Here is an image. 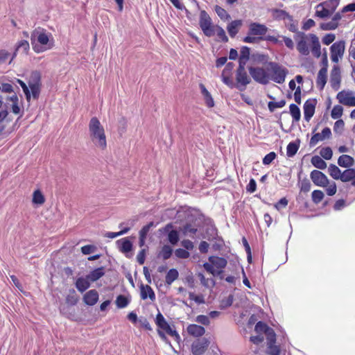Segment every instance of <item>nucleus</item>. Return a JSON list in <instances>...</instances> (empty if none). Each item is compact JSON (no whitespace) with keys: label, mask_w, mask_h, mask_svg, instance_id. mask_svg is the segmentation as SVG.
Segmentation results:
<instances>
[{"label":"nucleus","mask_w":355,"mask_h":355,"mask_svg":"<svg viewBox=\"0 0 355 355\" xmlns=\"http://www.w3.org/2000/svg\"><path fill=\"white\" fill-rule=\"evenodd\" d=\"M116 244L118 245L119 250L123 253L128 254L132 249V243L128 238L118 240Z\"/></svg>","instance_id":"obj_22"},{"label":"nucleus","mask_w":355,"mask_h":355,"mask_svg":"<svg viewBox=\"0 0 355 355\" xmlns=\"http://www.w3.org/2000/svg\"><path fill=\"white\" fill-rule=\"evenodd\" d=\"M45 201L44 197L40 190L33 192V202L37 205H42Z\"/></svg>","instance_id":"obj_44"},{"label":"nucleus","mask_w":355,"mask_h":355,"mask_svg":"<svg viewBox=\"0 0 355 355\" xmlns=\"http://www.w3.org/2000/svg\"><path fill=\"white\" fill-rule=\"evenodd\" d=\"M312 200L315 204L320 203L324 198V193L320 190H314L311 195Z\"/></svg>","instance_id":"obj_48"},{"label":"nucleus","mask_w":355,"mask_h":355,"mask_svg":"<svg viewBox=\"0 0 355 355\" xmlns=\"http://www.w3.org/2000/svg\"><path fill=\"white\" fill-rule=\"evenodd\" d=\"M327 79V71L325 69H320L317 76L316 84L320 89H323Z\"/></svg>","instance_id":"obj_25"},{"label":"nucleus","mask_w":355,"mask_h":355,"mask_svg":"<svg viewBox=\"0 0 355 355\" xmlns=\"http://www.w3.org/2000/svg\"><path fill=\"white\" fill-rule=\"evenodd\" d=\"M354 164V159L348 155H343L338 159V164L341 167L349 168L352 166Z\"/></svg>","instance_id":"obj_24"},{"label":"nucleus","mask_w":355,"mask_h":355,"mask_svg":"<svg viewBox=\"0 0 355 355\" xmlns=\"http://www.w3.org/2000/svg\"><path fill=\"white\" fill-rule=\"evenodd\" d=\"M268 328L269 327L266 323L259 321L256 324L254 330L258 334H265L266 331H267Z\"/></svg>","instance_id":"obj_58"},{"label":"nucleus","mask_w":355,"mask_h":355,"mask_svg":"<svg viewBox=\"0 0 355 355\" xmlns=\"http://www.w3.org/2000/svg\"><path fill=\"white\" fill-rule=\"evenodd\" d=\"M66 302L71 306H73L78 302V297L74 290L70 291V293L66 297Z\"/></svg>","instance_id":"obj_50"},{"label":"nucleus","mask_w":355,"mask_h":355,"mask_svg":"<svg viewBox=\"0 0 355 355\" xmlns=\"http://www.w3.org/2000/svg\"><path fill=\"white\" fill-rule=\"evenodd\" d=\"M328 171L329 175L335 180H340L342 182H344L343 172L342 173L340 169L336 166L335 164H330L328 168Z\"/></svg>","instance_id":"obj_28"},{"label":"nucleus","mask_w":355,"mask_h":355,"mask_svg":"<svg viewBox=\"0 0 355 355\" xmlns=\"http://www.w3.org/2000/svg\"><path fill=\"white\" fill-rule=\"evenodd\" d=\"M187 332L194 337H200L205 333V329L200 325L192 324L187 327Z\"/></svg>","instance_id":"obj_23"},{"label":"nucleus","mask_w":355,"mask_h":355,"mask_svg":"<svg viewBox=\"0 0 355 355\" xmlns=\"http://www.w3.org/2000/svg\"><path fill=\"white\" fill-rule=\"evenodd\" d=\"M200 89L201 90V94H202L205 103L209 107H212L214 106V99L211 95V94L208 92V90L206 89L205 85L202 83L199 85Z\"/></svg>","instance_id":"obj_26"},{"label":"nucleus","mask_w":355,"mask_h":355,"mask_svg":"<svg viewBox=\"0 0 355 355\" xmlns=\"http://www.w3.org/2000/svg\"><path fill=\"white\" fill-rule=\"evenodd\" d=\"M316 101L313 98H309L304 104V117L305 121L309 122L315 113Z\"/></svg>","instance_id":"obj_16"},{"label":"nucleus","mask_w":355,"mask_h":355,"mask_svg":"<svg viewBox=\"0 0 355 355\" xmlns=\"http://www.w3.org/2000/svg\"><path fill=\"white\" fill-rule=\"evenodd\" d=\"M98 300V293L96 290H90L87 292L83 297L84 302L89 305H94Z\"/></svg>","instance_id":"obj_20"},{"label":"nucleus","mask_w":355,"mask_h":355,"mask_svg":"<svg viewBox=\"0 0 355 355\" xmlns=\"http://www.w3.org/2000/svg\"><path fill=\"white\" fill-rule=\"evenodd\" d=\"M96 248L92 245H84L81 248V252L84 254H89L96 250Z\"/></svg>","instance_id":"obj_64"},{"label":"nucleus","mask_w":355,"mask_h":355,"mask_svg":"<svg viewBox=\"0 0 355 355\" xmlns=\"http://www.w3.org/2000/svg\"><path fill=\"white\" fill-rule=\"evenodd\" d=\"M168 241L172 245H175L179 241V234L176 230H171L168 234Z\"/></svg>","instance_id":"obj_55"},{"label":"nucleus","mask_w":355,"mask_h":355,"mask_svg":"<svg viewBox=\"0 0 355 355\" xmlns=\"http://www.w3.org/2000/svg\"><path fill=\"white\" fill-rule=\"evenodd\" d=\"M331 15L324 6L320 7L319 4L315 6V16L321 19L329 17Z\"/></svg>","instance_id":"obj_40"},{"label":"nucleus","mask_w":355,"mask_h":355,"mask_svg":"<svg viewBox=\"0 0 355 355\" xmlns=\"http://www.w3.org/2000/svg\"><path fill=\"white\" fill-rule=\"evenodd\" d=\"M336 36L333 33H329L325 35L322 38V42L325 45H329L335 40Z\"/></svg>","instance_id":"obj_63"},{"label":"nucleus","mask_w":355,"mask_h":355,"mask_svg":"<svg viewBox=\"0 0 355 355\" xmlns=\"http://www.w3.org/2000/svg\"><path fill=\"white\" fill-rule=\"evenodd\" d=\"M215 33L217 35L219 40L223 42H228V37L226 35L225 31L220 26H215Z\"/></svg>","instance_id":"obj_43"},{"label":"nucleus","mask_w":355,"mask_h":355,"mask_svg":"<svg viewBox=\"0 0 355 355\" xmlns=\"http://www.w3.org/2000/svg\"><path fill=\"white\" fill-rule=\"evenodd\" d=\"M311 183L309 180L304 179L301 182L300 191L304 193L309 192L311 190Z\"/></svg>","instance_id":"obj_61"},{"label":"nucleus","mask_w":355,"mask_h":355,"mask_svg":"<svg viewBox=\"0 0 355 355\" xmlns=\"http://www.w3.org/2000/svg\"><path fill=\"white\" fill-rule=\"evenodd\" d=\"M345 50V41L340 40L334 43L330 47L331 61L337 63L339 61V59H341L343 57Z\"/></svg>","instance_id":"obj_10"},{"label":"nucleus","mask_w":355,"mask_h":355,"mask_svg":"<svg viewBox=\"0 0 355 355\" xmlns=\"http://www.w3.org/2000/svg\"><path fill=\"white\" fill-rule=\"evenodd\" d=\"M28 87L31 89V94L35 99H37L40 93L41 74L37 71L31 73L28 80Z\"/></svg>","instance_id":"obj_8"},{"label":"nucleus","mask_w":355,"mask_h":355,"mask_svg":"<svg viewBox=\"0 0 355 355\" xmlns=\"http://www.w3.org/2000/svg\"><path fill=\"white\" fill-rule=\"evenodd\" d=\"M269 80L276 83L282 84L286 79L288 71L286 68L275 62H269L267 67Z\"/></svg>","instance_id":"obj_3"},{"label":"nucleus","mask_w":355,"mask_h":355,"mask_svg":"<svg viewBox=\"0 0 355 355\" xmlns=\"http://www.w3.org/2000/svg\"><path fill=\"white\" fill-rule=\"evenodd\" d=\"M155 323L159 328L157 333L163 340H167L165 333L173 337L175 340L180 339L178 333L175 330L172 329L161 313H158L156 315Z\"/></svg>","instance_id":"obj_5"},{"label":"nucleus","mask_w":355,"mask_h":355,"mask_svg":"<svg viewBox=\"0 0 355 355\" xmlns=\"http://www.w3.org/2000/svg\"><path fill=\"white\" fill-rule=\"evenodd\" d=\"M343 182H351L353 187H355V169L348 168L343 171Z\"/></svg>","instance_id":"obj_35"},{"label":"nucleus","mask_w":355,"mask_h":355,"mask_svg":"<svg viewBox=\"0 0 355 355\" xmlns=\"http://www.w3.org/2000/svg\"><path fill=\"white\" fill-rule=\"evenodd\" d=\"M351 90H342L337 94L336 98L340 104L347 106H355V96Z\"/></svg>","instance_id":"obj_12"},{"label":"nucleus","mask_w":355,"mask_h":355,"mask_svg":"<svg viewBox=\"0 0 355 355\" xmlns=\"http://www.w3.org/2000/svg\"><path fill=\"white\" fill-rule=\"evenodd\" d=\"M243 25V21L241 19H236L232 21L227 26V32L231 37H234L239 33L241 27Z\"/></svg>","instance_id":"obj_18"},{"label":"nucleus","mask_w":355,"mask_h":355,"mask_svg":"<svg viewBox=\"0 0 355 355\" xmlns=\"http://www.w3.org/2000/svg\"><path fill=\"white\" fill-rule=\"evenodd\" d=\"M276 157V154L275 152H270L267 154L263 159V164L264 165L270 164Z\"/></svg>","instance_id":"obj_62"},{"label":"nucleus","mask_w":355,"mask_h":355,"mask_svg":"<svg viewBox=\"0 0 355 355\" xmlns=\"http://www.w3.org/2000/svg\"><path fill=\"white\" fill-rule=\"evenodd\" d=\"M115 302L119 309H123L129 304L130 300L125 295H119L117 296Z\"/></svg>","instance_id":"obj_42"},{"label":"nucleus","mask_w":355,"mask_h":355,"mask_svg":"<svg viewBox=\"0 0 355 355\" xmlns=\"http://www.w3.org/2000/svg\"><path fill=\"white\" fill-rule=\"evenodd\" d=\"M90 139L94 145L100 150H105L107 140L105 130L96 117H92L89 123Z\"/></svg>","instance_id":"obj_2"},{"label":"nucleus","mask_w":355,"mask_h":355,"mask_svg":"<svg viewBox=\"0 0 355 355\" xmlns=\"http://www.w3.org/2000/svg\"><path fill=\"white\" fill-rule=\"evenodd\" d=\"M214 10L217 15L222 19V20H229L231 17L228 14V12L222 7L216 5L214 8Z\"/></svg>","instance_id":"obj_41"},{"label":"nucleus","mask_w":355,"mask_h":355,"mask_svg":"<svg viewBox=\"0 0 355 355\" xmlns=\"http://www.w3.org/2000/svg\"><path fill=\"white\" fill-rule=\"evenodd\" d=\"M209 346V342L205 338L194 341L191 345V352L193 355H202Z\"/></svg>","instance_id":"obj_15"},{"label":"nucleus","mask_w":355,"mask_h":355,"mask_svg":"<svg viewBox=\"0 0 355 355\" xmlns=\"http://www.w3.org/2000/svg\"><path fill=\"white\" fill-rule=\"evenodd\" d=\"M175 254L177 257L181 259H187L190 255L189 252L187 250L182 248L177 249L175 252Z\"/></svg>","instance_id":"obj_60"},{"label":"nucleus","mask_w":355,"mask_h":355,"mask_svg":"<svg viewBox=\"0 0 355 355\" xmlns=\"http://www.w3.org/2000/svg\"><path fill=\"white\" fill-rule=\"evenodd\" d=\"M209 263H205L203 264L204 268L207 272L214 276H217L221 274L223 269L227 266V260L225 258L211 256L209 257Z\"/></svg>","instance_id":"obj_6"},{"label":"nucleus","mask_w":355,"mask_h":355,"mask_svg":"<svg viewBox=\"0 0 355 355\" xmlns=\"http://www.w3.org/2000/svg\"><path fill=\"white\" fill-rule=\"evenodd\" d=\"M311 162L317 168L323 170L327 168V163L318 155L313 156Z\"/></svg>","instance_id":"obj_37"},{"label":"nucleus","mask_w":355,"mask_h":355,"mask_svg":"<svg viewBox=\"0 0 355 355\" xmlns=\"http://www.w3.org/2000/svg\"><path fill=\"white\" fill-rule=\"evenodd\" d=\"M172 252V248L169 245H165L162 247L160 254L164 260H166L171 257Z\"/></svg>","instance_id":"obj_51"},{"label":"nucleus","mask_w":355,"mask_h":355,"mask_svg":"<svg viewBox=\"0 0 355 355\" xmlns=\"http://www.w3.org/2000/svg\"><path fill=\"white\" fill-rule=\"evenodd\" d=\"M197 231H198L197 228L194 227L191 224H186L183 227V230H182L183 234L185 236H189L193 237V235L196 234Z\"/></svg>","instance_id":"obj_45"},{"label":"nucleus","mask_w":355,"mask_h":355,"mask_svg":"<svg viewBox=\"0 0 355 355\" xmlns=\"http://www.w3.org/2000/svg\"><path fill=\"white\" fill-rule=\"evenodd\" d=\"M289 112L295 122H298L301 118V112L299 107L295 104H291L289 106Z\"/></svg>","instance_id":"obj_38"},{"label":"nucleus","mask_w":355,"mask_h":355,"mask_svg":"<svg viewBox=\"0 0 355 355\" xmlns=\"http://www.w3.org/2000/svg\"><path fill=\"white\" fill-rule=\"evenodd\" d=\"M310 178L313 184L318 187H324L329 184V180L326 175L320 171L313 170L311 171Z\"/></svg>","instance_id":"obj_13"},{"label":"nucleus","mask_w":355,"mask_h":355,"mask_svg":"<svg viewBox=\"0 0 355 355\" xmlns=\"http://www.w3.org/2000/svg\"><path fill=\"white\" fill-rule=\"evenodd\" d=\"M105 275L104 268L100 267L98 268L89 272L87 275V279H89L91 282H95L99 279Z\"/></svg>","instance_id":"obj_32"},{"label":"nucleus","mask_w":355,"mask_h":355,"mask_svg":"<svg viewBox=\"0 0 355 355\" xmlns=\"http://www.w3.org/2000/svg\"><path fill=\"white\" fill-rule=\"evenodd\" d=\"M340 0H327L319 3V6H324L330 14L332 15L338 6Z\"/></svg>","instance_id":"obj_30"},{"label":"nucleus","mask_w":355,"mask_h":355,"mask_svg":"<svg viewBox=\"0 0 355 355\" xmlns=\"http://www.w3.org/2000/svg\"><path fill=\"white\" fill-rule=\"evenodd\" d=\"M286 105L285 100H281L278 102L270 101L268 103V107L271 112H273L276 108H282Z\"/></svg>","instance_id":"obj_47"},{"label":"nucleus","mask_w":355,"mask_h":355,"mask_svg":"<svg viewBox=\"0 0 355 355\" xmlns=\"http://www.w3.org/2000/svg\"><path fill=\"white\" fill-rule=\"evenodd\" d=\"M31 42L33 51L37 53L51 49L53 46L51 34L47 33L46 30L40 27L31 33Z\"/></svg>","instance_id":"obj_1"},{"label":"nucleus","mask_w":355,"mask_h":355,"mask_svg":"<svg viewBox=\"0 0 355 355\" xmlns=\"http://www.w3.org/2000/svg\"><path fill=\"white\" fill-rule=\"evenodd\" d=\"M341 75L340 69L338 65H334L330 73V84L334 90L337 91L340 87Z\"/></svg>","instance_id":"obj_14"},{"label":"nucleus","mask_w":355,"mask_h":355,"mask_svg":"<svg viewBox=\"0 0 355 355\" xmlns=\"http://www.w3.org/2000/svg\"><path fill=\"white\" fill-rule=\"evenodd\" d=\"M343 107L340 105H336L333 107L331 110V116L334 119H338L343 115Z\"/></svg>","instance_id":"obj_46"},{"label":"nucleus","mask_w":355,"mask_h":355,"mask_svg":"<svg viewBox=\"0 0 355 355\" xmlns=\"http://www.w3.org/2000/svg\"><path fill=\"white\" fill-rule=\"evenodd\" d=\"M17 82L21 87L23 92L26 96V98L27 101H30L31 97V94L28 87L26 85V84L24 81H22L19 79H17Z\"/></svg>","instance_id":"obj_53"},{"label":"nucleus","mask_w":355,"mask_h":355,"mask_svg":"<svg viewBox=\"0 0 355 355\" xmlns=\"http://www.w3.org/2000/svg\"><path fill=\"white\" fill-rule=\"evenodd\" d=\"M199 26L205 36L210 37L215 34V26L212 24L211 18L204 10L200 12Z\"/></svg>","instance_id":"obj_7"},{"label":"nucleus","mask_w":355,"mask_h":355,"mask_svg":"<svg viewBox=\"0 0 355 355\" xmlns=\"http://www.w3.org/2000/svg\"><path fill=\"white\" fill-rule=\"evenodd\" d=\"M309 37H310L311 43H312L311 51H312L313 55L316 58H319L321 55V51H320L321 46H320V43L319 42V39L314 34H309Z\"/></svg>","instance_id":"obj_21"},{"label":"nucleus","mask_w":355,"mask_h":355,"mask_svg":"<svg viewBox=\"0 0 355 355\" xmlns=\"http://www.w3.org/2000/svg\"><path fill=\"white\" fill-rule=\"evenodd\" d=\"M275 343H268V354L270 355H279L280 350L278 346L275 345Z\"/></svg>","instance_id":"obj_59"},{"label":"nucleus","mask_w":355,"mask_h":355,"mask_svg":"<svg viewBox=\"0 0 355 355\" xmlns=\"http://www.w3.org/2000/svg\"><path fill=\"white\" fill-rule=\"evenodd\" d=\"M344 128H345V123H344L343 120L338 119L334 123V131L336 133L341 134L344 130Z\"/></svg>","instance_id":"obj_56"},{"label":"nucleus","mask_w":355,"mask_h":355,"mask_svg":"<svg viewBox=\"0 0 355 355\" xmlns=\"http://www.w3.org/2000/svg\"><path fill=\"white\" fill-rule=\"evenodd\" d=\"M8 100L10 101L12 103L11 107L12 113H14L15 114H20V116H21L24 112L21 111L20 107L19 106L18 96L15 94L10 97H9Z\"/></svg>","instance_id":"obj_33"},{"label":"nucleus","mask_w":355,"mask_h":355,"mask_svg":"<svg viewBox=\"0 0 355 355\" xmlns=\"http://www.w3.org/2000/svg\"><path fill=\"white\" fill-rule=\"evenodd\" d=\"M265 334L266 335L267 338V343H275L276 342V334L275 333V331L269 327L267 331H266Z\"/></svg>","instance_id":"obj_54"},{"label":"nucleus","mask_w":355,"mask_h":355,"mask_svg":"<svg viewBox=\"0 0 355 355\" xmlns=\"http://www.w3.org/2000/svg\"><path fill=\"white\" fill-rule=\"evenodd\" d=\"M338 26V25L336 24V22H334L332 19L328 22L321 23L320 25V28L324 31L335 30Z\"/></svg>","instance_id":"obj_49"},{"label":"nucleus","mask_w":355,"mask_h":355,"mask_svg":"<svg viewBox=\"0 0 355 355\" xmlns=\"http://www.w3.org/2000/svg\"><path fill=\"white\" fill-rule=\"evenodd\" d=\"M245 65L239 64V67L236 70V80L238 84L245 87L250 83V78L247 74L245 69Z\"/></svg>","instance_id":"obj_17"},{"label":"nucleus","mask_w":355,"mask_h":355,"mask_svg":"<svg viewBox=\"0 0 355 355\" xmlns=\"http://www.w3.org/2000/svg\"><path fill=\"white\" fill-rule=\"evenodd\" d=\"M300 147V140L290 142L286 148V155L289 157H293L297 152Z\"/></svg>","instance_id":"obj_36"},{"label":"nucleus","mask_w":355,"mask_h":355,"mask_svg":"<svg viewBox=\"0 0 355 355\" xmlns=\"http://www.w3.org/2000/svg\"><path fill=\"white\" fill-rule=\"evenodd\" d=\"M29 49H30V44L27 40H22L19 41L15 45V49L13 55L12 56V60H13L16 57L17 54L19 52H22L25 54H27Z\"/></svg>","instance_id":"obj_19"},{"label":"nucleus","mask_w":355,"mask_h":355,"mask_svg":"<svg viewBox=\"0 0 355 355\" xmlns=\"http://www.w3.org/2000/svg\"><path fill=\"white\" fill-rule=\"evenodd\" d=\"M89 279H87V277L83 278V277H79L77 279L76 282V288L80 292L83 293L85 291L89 286Z\"/></svg>","instance_id":"obj_34"},{"label":"nucleus","mask_w":355,"mask_h":355,"mask_svg":"<svg viewBox=\"0 0 355 355\" xmlns=\"http://www.w3.org/2000/svg\"><path fill=\"white\" fill-rule=\"evenodd\" d=\"M250 49L248 46H243L240 51L239 64L245 65L250 58Z\"/></svg>","instance_id":"obj_31"},{"label":"nucleus","mask_w":355,"mask_h":355,"mask_svg":"<svg viewBox=\"0 0 355 355\" xmlns=\"http://www.w3.org/2000/svg\"><path fill=\"white\" fill-rule=\"evenodd\" d=\"M306 38L307 36L303 32H297L294 36V39L297 42V49L302 55H308L310 52Z\"/></svg>","instance_id":"obj_11"},{"label":"nucleus","mask_w":355,"mask_h":355,"mask_svg":"<svg viewBox=\"0 0 355 355\" xmlns=\"http://www.w3.org/2000/svg\"><path fill=\"white\" fill-rule=\"evenodd\" d=\"M272 13L273 17L275 19H278V20L288 19L290 21L293 20V17L284 10L275 8V9L272 10Z\"/></svg>","instance_id":"obj_27"},{"label":"nucleus","mask_w":355,"mask_h":355,"mask_svg":"<svg viewBox=\"0 0 355 355\" xmlns=\"http://www.w3.org/2000/svg\"><path fill=\"white\" fill-rule=\"evenodd\" d=\"M268 30V27L264 24L252 22L249 25L248 35L243 38V41L250 44L257 43L260 40L259 37L265 35Z\"/></svg>","instance_id":"obj_4"},{"label":"nucleus","mask_w":355,"mask_h":355,"mask_svg":"<svg viewBox=\"0 0 355 355\" xmlns=\"http://www.w3.org/2000/svg\"><path fill=\"white\" fill-rule=\"evenodd\" d=\"M324 140V138L322 137V135L320 133H315L311 137L310 141H309V146L311 147L315 146L319 141Z\"/></svg>","instance_id":"obj_57"},{"label":"nucleus","mask_w":355,"mask_h":355,"mask_svg":"<svg viewBox=\"0 0 355 355\" xmlns=\"http://www.w3.org/2000/svg\"><path fill=\"white\" fill-rule=\"evenodd\" d=\"M320 154L322 158L329 160L331 159L333 152L330 147H324L321 149Z\"/></svg>","instance_id":"obj_52"},{"label":"nucleus","mask_w":355,"mask_h":355,"mask_svg":"<svg viewBox=\"0 0 355 355\" xmlns=\"http://www.w3.org/2000/svg\"><path fill=\"white\" fill-rule=\"evenodd\" d=\"M179 273L176 269H170L166 275V284L171 285L175 280L178 278Z\"/></svg>","instance_id":"obj_39"},{"label":"nucleus","mask_w":355,"mask_h":355,"mask_svg":"<svg viewBox=\"0 0 355 355\" xmlns=\"http://www.w3.org/2000/svg\"><path fill=\"white\" fill-rule=\"evenodd\" d=\"M249 73L254 81L262 84L267 85L269 83V75L262 67H250L248 68Z\"/></svg>","instance_id":"obj_9"},{"label":"nucleus","mask_w":355,"mask_h":355,"mask_svg":"<svg viewBox=\"0 0 355 355\" xmlns=\"http://www.w3.org/2000/svg\"><path fill=\"white\" fill-rule=\"evenodd\" d=\"M149 297L151 300H155V295L152 288L148 285L141 286V297L142 300H146Z\"/></svg>","instance_id":"obj_29"}]
</instances>
